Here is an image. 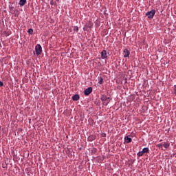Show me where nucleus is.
I'll use <instances>...</instances> for the list:
<instances>
[{"mask_svg": "<svg viewBox=\"0 0 176 176\" xmlns=\"http://www.w3.org/2000/svg\"><path fill=\"white\" fill-rule=\"evenodd\" d=\"M163 146L165 148V149H167L168 148L170 147V143H166V142H164V143L163 144Z\"/></svg>", "mask_w": 176, "mask_h": 176, "instance_id": "obj_13", "label": "nucleus"}, {"mask_svg": "<svg viewBox=\"0 0 176 176\" xmlns=\"http://www.w3.org/2000/svg\"><path fill=\"white\" fill-rule=\"evenodd\" d=\"M137 155L139 157H141V156H143L144 155V153L142 151H139L138 153H137Z\"/></svg>", "mask_w": 176, "mask_h": 176, "instance_id": "obj_14", "label": "nucleus"}, {"mask_svg": "<svg viewBox=\"0 0 176 176\" xmlns=\"http://www.w3.org/2000/svg\"><path fill=\"white\" fill-rule=\"evenodd\" d=\"M142 152L144 153H148L149 152V148L148 147H145L142 149Z\"/></svg>", "mask_w": 176, "mask_h": 176, "instance_id": "obj_12", "label": "nucleus"}, {"mask_svg": "<svg viewBox=\"0 0 176 176\" xmlns=\"http://www.w3.org/2000/svg\"><path fill=\"white\" fill-rule=\"evenodd\" d=\"M157 146L158 148H162V146H163V144H162V143L158 144L157 145Z\"/></svg>", "mask_w": 176, "mask_h": 176, "instance_id": "obj_18", "label": "nucleus"}, {"mask_svg": "<svg viewBox=\"0 0 176 176\" xmlns=\"http://www.w3.org/2000/svg\"><path fill=\"white\" fill-rule=\"evenodd\" d=\"M15 17H19V12H14Z\"/></svg>", "mask_w": 176, "mask_h": 176, "instance_id": "obj_17", "label": "nucleus"}, {"mask_svg": "<svg viewBox=\"0 0 176 176\" xmlns=\"http://www.w3.org/2000/svg\"><path fill=\"white\" fill-rule=\"evenodd\" d=\"M9 10H10V13H12V14H14V13H16V12H19V10H16V8H14V7L13 6H10L9 7Z\"/></svg>", "mask_w": 176, "mask_h": 176, "instance_id": "obj_6", "label": "nucleus"}, {"mask_svg": "<svg viewBox=\"0 0 176 176\" xmlns=\"http://www.w3.org/2000/svg\"><path fill=\"white\" fill-rule=\"evenodd\" d=\"M124 58L130 57V51L127 48L124 50Z\"/></svg>", "mask_w": 176, "mask_h": 176, "instance_id": "obj_5", "label": "nucleus"}, {"mask_svg": "<svg viewBox=\"0 0 176 176\" xmlns=\"http://www.w3.org/2000/svg\"><path fill=\"white\" fill-rule=\"evenodd\" d=\"M74 31H76V32H78L79 31V28L78 26H74Z\"/></svg>", "mask_w": 176, "mask_h": 176, "instance_id": "obj_16", "label": "nucleus"}, {"mask_svg": "<svg viewBox=\"0 0 176 176\" xmlns=\"http://www.w3.org/2000/svg\"><path fill=\"white\" fill-rule=\"evenodd\" d=\"M51 5H54L53 1L50 2Z\"/></svg>", "mask_w": 176, "mask_h": 176, "instance_id": "obj_21", "label": "nucleus"}, {"mask_svg": "<svg viewBox=\"0 0 176 176\" xmlns=\"http://www.w3.org/2000/svg\"><path fill=\"white\" fill-rule=\"evenodd\" d=\"M124 140H125L126 144H129V142H131V141H132L131 138H129V136H126L124 138Z\"/></svg>", "mask_w": 176, "mask_h": 176, "instance_id": "obj_10", "label": "nucleus"}, {"mask_svg": "<svg viewBox=\"0 0 176 176\" xmlns=\"http://www.w3.org/2000/svg\"><path fill=\"white\" fill-rule=\"evenodd\" d=\"M101 100L102 101H103V104L104 105H108V104H109L111 99L109 98V97H107V96L103 95L101 97Z\"/></svg>", "mask_w": 176, "mask_h": 176, "instance_id": "obj_1", "label": "nucleus"}, {"mask_svg": "<svg viewBox=\"0 0 176 176\" xmlns=\"http://www.w3.org/2000/svg\"><path fill=\"white\" fill-rule=\"evenodd\" d=\"M28 34H30V35H32V34H34V30L32 29H29L28 31Z\"/></svg>", "mask_w": 176, "mask_h": 176, "instance_id": "obj_15", "label": "nucleus"}, {"mask_svg": "<svg viewBox=\"0 0 176 176\" xmlns=\"http://www.w3.org/2000/svg\"><path fill=\"white\" fill-rule=\"evenodd\" d=\"M91 91H93V88L92 87H88L87 89H86L85 91H84V94L85 96H89Z\"/></svg>", "mask_w": 176, "mask_h": 176, "instance_id": "obj_4", "label": "nucleus"}, {"mask_svg": "<svg viewBox=\"0 0 176 176\" xmlns=\"http://www.w3.org/2000/svg\"><path fill=\"white\" fill-rule=\"evenodd\" d=\"M113 176H118V175H116V174H114Z\"/></svg>", "mask_w": 176, "mask_h": 176, "instance_id": "obj_22", "label": "nucleus"}, {"mask_svg": "<svg viewBox=\"0 0 176 176\" xmlns=\"http://www.w3.org/2000/svg\"><path fill=\"white\" fill-rule=\"evenodd\" d=\"M4 85H3V82L0 81V87H3Z\"/></svg>", "mask_w": 176, "mask_h": 176, "instance_id": "obj_19", "label": "nucleus"}, {"mask_svg": "<svg viewBox=\"0 0 176 176\" xmlns=\"http://www.w3.org/2000/svg\"><path fill=\"white\" fill-rule=\"evenodd\" d=\"M96 140V136L95 135H90L88 137V141H94Z\"/></svg>", "mask_w": 176, "mask_h": 176, "instance_id": "obj_11", "label": "nucleus"}, {"mask_svg": "<svg viewBox=\"0 0 176 176\" xmlns=\"http://www.w3.org/2000/svg\"><path fill=\"white\" fill-rule=\"evenodd\" d=\"M35 52L36 56H39L42 53V46H41L39 44H37L35 47Z\"/></svg>", "mask_w": 176, "mask_h": 176, "instance_id": "obj_3", "label": "nucleus"}, {"mask_svg": "<svg viewBox=\"0 0 176 176\" xmlns=\"http://www.w3.org/2000/svg\"><path fill=\"white\" fill-rule=\"evenodd\" d=\"M156 14V10H151L149 12L146 13V16H148V19H153L155 17V14Z\"/></svg>", "mask_w": 176, "mask_h": 176, "instance_id": "obj_2", "label": "nucleus"}, {"mask_svg": "<svg viewBox=\"0 0 176 176\" xmlns=\"http://www.w3.org/2000/svg\"><path fill=\"white\" fill-rule=\"evenodd\" d=\"M72 98L73 101H78L79 98H80V96H79L78 94H76V95H74Z\"/></svg>", "mask_w": 176, "mask_h": 176, "instance_id": "obj_7", "label": "nucleus"}, {"mask_svg": "<svg viewBox=\"0 0 176 176\" xmlns=\"http://www.w3.org/2000/svg\"><path fill=\"white\" fill-rule=\"evenodd\" d=\"M102 78H100V80H99V83L100 85H102Z\"/></svg>", "mask_w": 176, "mask_h": 176, "instance_id": "obj_20", "label": "nucleus"}, {"mask_svg": "<svg viewBox=\"0 0 176 176\" xmlns=\"http://www.w3.org/2000/svg\"><path fill=\"white\" fill-rule=\"evenodd\" d=\"M25 3H27V0H20L19 5H20V6H24Z\"/></svg>", "mask_w": 176, "mask_h": 176, "instance_id": "obj_8", "label": "nucleus"}, {"mask_svg": "<svg viewBox=\"0 0 176 176\" xmlns=\"http://www.w3.org/2000/svg\"><path fill=\"white\" fill-rule=\"evenodd\" d=\"M102 54V58H107V51L104 50L101 53Z\"/></svg>", "mask_w": 176, "mask_h": 176, "instance_id": "obj_9", "label": "nucleus"}]
</instances>
